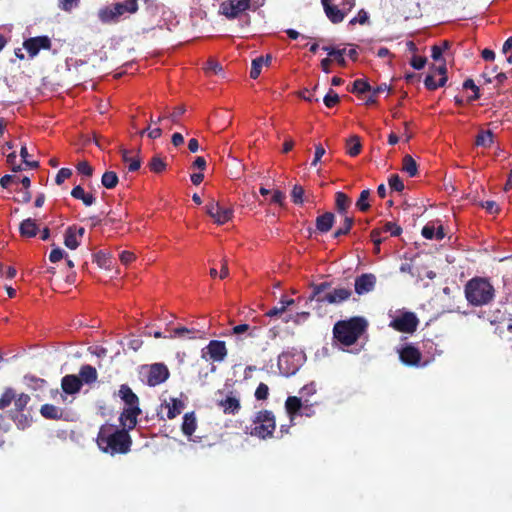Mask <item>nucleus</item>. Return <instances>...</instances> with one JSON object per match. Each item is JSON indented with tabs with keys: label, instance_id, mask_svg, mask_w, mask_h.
Here are the masks:
<instances>
[{
	"label": "nucleus",
	"instance_id": "obj_23",
	"mask_svg": "<svg viewBox=\"0 0 512 512\" xmlns=\"http://www.w3.org/2000/svg\"><path fill=\"white\" fill-rule=\"evenodd\" d=\"M168 337L188 339L204 338V332L196 329H188L186 327H177L172 330L171 334Z\"/></svg>",
	"mask_w": 512,
	"mask_h": 512
},
{
	"label": "nucleus",
	"instance_id": "obj_5",
	"mask_svg": "<svg viewBox=\"0 0 512 512\" xmlns=\"http://www.w3.org/2000/svg\"><path fill=\"white\" fill-rule=\"evenodd\" d=\"M398 355L401 363L407 367H425L431 360L424 359L422 352L412 343L404 344L398 349Z\"/></svg>",
	"mask_w": 512,
	"mask_h": 512
},
{
	"label": "nucleus",
	"instance_id": "obj_11",
	"mask_svg": "<svg viewBox=\"0 0 512 512\" xmlns=\"http://www.w3.org/2000/svg\"><path fill=\"white\" fill-rule=\"evenodd\" d=\"M170 372L163 363H154L150 365L147 374V384L151 387L164 383L169 378Z\"/></svg>",
	"mask_w": 512,
	"mask_h": 512
},
{
	"label": "nucleus",
	"instance_id": "obj_6",
	"mask_svg": "<svg viewBox=\"0 0 512 512\" xmlns=\"http://www.w3.org/2000/svg\"><path fill=\"white\" fill-rule=\"evenodd\" d=\"M419 325V319L414 312L403 311L399 315L394 317L389 326L397 332L412 334L414 333Z\"/></svg>",
	"mask_w": 512,
	"mask_h": 512
},
{
	"label": "nucleus",
	"instance_id": "obj_34",
	"mask_svg": "<svg viewBox=\"0 0 512 512\" xmlns=\"http://www.w3.org/2000/svg\"><path fill=\"white\" fill-rule=\"evenodd\" d=\"M9 417L20 429H25L30 425V418L24 412L9 411Z\"/></svg>",
	"mask_w": 512,
	"mask_h": 512
},
{
	"label": "nucleus",
	"instance_id": "obj_28",
	"mask_svg": "<svg viewBox=\"0 0 512 512\" xmlns=\"http://www.w3.org/2000/svg\"><path fill=\"white\" fill-rule=\"evenodd\" d=\"M19 232L22 237L32 238L38 233V226L35 220L27 218L20 223Z\"/></svg>",
	"mask_w": 512,
	"mask_h": 512
},
{
	"label": "nucleus",
	"instance_id": "obj_48",
	"mask_svg": "<svg viewBox=\"0 0 512 512\" xmlns=\"http://www.w3.org/2000/svg\"><path fill=\"white\" fill-rule=\"evenodd\" d=\"M463 88L471 89L473 91V95L468 97L469 102L476 101L480 98L479 87L474 83L473 79H466L463 82Z\"/></svg>",
	"mask_w": 512,
	"mask_h": 512
},
{
	"label": "nucleus",
	"instance_id": "obj_43",
	"mask_svg": "<svg viewBox=\"0 0 512 512\" xmlns=\"http://www.w3.org/2000/svg\"><path fill=\"white\" fill-rule=\"evenodd\" d=\"M372 87L365 79H356L353 82L352 88L349 89L351 93L363 94L365 92L371 91Z\"/></svg>",
	"mask_w": 512,
	"mask_h": 512
},
{
	"label": "nucleus",
	"instance_id": "obj_26",
	"mask_svg": "<svg viewBox=\"0 0 512 512\" xmlns=\"http://www.w3.org/2000/svg\"><path fill=\"white\" fill-rule=\"evenodd\" d=\"M197 428V419L195 416V412H188L183 416V422L181 425V430L184 435L190 437L195 432Z\"/></svg>",
	"mask_w": 512,
	"mask_h": 512
},
{
	"label": "nucleus",
	"instance_id": "obj_14",
	"mask_svg": "<svg viewBox=\"0 0 512 512\" xmlns=\"http://www.w3.org/2000/svg\"><path fill=\"white\" fill-rule=\"evenodd\" d=\"M376 276L372 273H363L355 278L354 288L358 295H364L374 290Z\"/></svg>",
	"mask_w": 512,
	"mask_h": 512
},
{
	"label": "nucleus",
	"instance_id": "obj_45",
	"mask_svg": "<svg viewBox=\"0 0 512 512\" xmlns=\"http://www.w3.org/2000/svg\"><path fill=\"white\" fill-rule=\"evenodd\" d=\"M370 197V190L369 189H365L363 190L361 193H360V196L356 202V207L362 211V212H366L367 210L370 209V204L368 202V199Z\"/></svg>",
	"mask_w": 512,
	"mask_h": 512
},
{
	"label": "nucleus",
	"instance_id": "obj_17",
	"mask_svg": "<svg viewBox=\"0 0 512 512\" xmlns=\"http://www.w3.org/2000/svg\"><path fill=\"white\" fill-rule=\"evenodd\" d=\"M61 388L64 393L73 395L78 393L82 388V380L77 375L68 374L61 379Z\"/></svg>",
	"mask_w": 512,
	"mask_h": 512
},
{
	"label": "nucleus",
	"instance_id": "obj_62",
	"mask_svg": "<svg viewBox=\"0 0 512 512\" xmlns=\"http://www.w3.org/2000/svg\"><path fill=\"white\" fill-rule=\"evenodd\" d=\"M327 3L339 8L349 7V10L355 6V0H327Z\"/></svg>",
	"mask_w": 512,
	"mask_h": 512
},
{
	"label": "nucleus",
	"instance_id": "obj_54",
	"mask_svg": "<svg viewBox=\"0 0 512 512\" xmlns=\"http://www.w3.org/2000/svg\"><path fill=\"white\" fill-rule=\"evenodd\" d=\"M384 232H389L391 236H399L402 233V228L394 222H386L381 229Z\"/></svg>",
	"mask_w": 512,
	"mask_h": 512
},
{
	"label": "nucleus",
	"instance_id": "obj_55",
	"mask_svg": "<svg viewBox=\"0 0 512 512\" xmlns=\"http://www.w3.org/2000/svg\"><path fill=\"white\" fill-rule=\"evenodd\" d=\"M78 173L91 177L93 175V167L87 161H81L76 166Z\"/></svg>",
	"mask_w": 512,
	"mask_h": 512
},
{
	"label": "nucleus",
	"instance_id": "obj_47",
	"mask_svg": "<svg viewBox=\"0 0 512 512\" xmlns=\"http://www.w3.org/2000/svg\"><path fill=\"white\" fill-rule=\"evenodd\" d=\"M264 66V57L260 56L252 60L250 77L252 79H257L261 73V69Z\"/></svg>",
	"mask_w": 512,
	"mask_h": 512
},
{
	"label": "nucleus",
	"instance_id": "obj_20",
	"mask_svg": "<svg viewBox=\"0 0 512 512\" xmlns=\"http://www.w3.org/2000/svg\"><path fill=\"white\" fill-rule=\"evenodd\" d=\"M334 222L335 215L332 212H325L316 218V231L321 234L327 233L332 229Z\"/></svg>",
	"mask_w": 512,
	"mask_h": 512
},
{
	"label": "nucleus",
	"instance_id": "obj_9",
	"mask_svg": "<svg viewBox=\"0 0 512 512\" xmlns=\"http://www.w3.org/2000/svg\"><path fill=\"white\" fill-rule=\"evenodd\" d=\"M249 0H226L220 5V12L228 19H236L243 12L250 10Z\"/></svg>",
	"mask_w": 512,
	"mask_h": 512
},
{
	"label": "nucleus",
	"instance_id": "obj_33",
	"mask_svg": "<svg viewBox=\"0 0 512 512\" xmlns=\"http://www.w3.org/2000/svg\"><path fill=\"white\" fill-rule=\"evenodd\" d=\"M402 171L406 172L410 177H414L418 173V165L411 155H405L402 160Z\"/></svg>",
	"mask_w": 512,
	"mask_h": 512
},
{
	"label": "nucleus",
	"instance_id": "obj_7",
	"mask_svg": "<svg viewBox=\"0 0 512 512\" xmlns=\"http://www.w3.org/2000/svg\"><path fill=\"white\" fill-rule=\"evenodd\" d=\"M228 350L226 344L221 340H211L206 347L201 350V357L205 360L221 363L227 357Z\"/></svg>",
	"mask_w": 512,
	"mask_h": 512
},
{
	"label": "nucleus",
	"instance_id": "obj_13",
	"mask_svg": "<svg viewBox=\"0 0 512 512\" xmlns=\"http://www.w3.org/2000/svg\"><path fill=\"white\" fill-rule=\"evenodd\" d=\"M140 406L124 407L119 416L121 428H126L127 432L134 429L137 425V418L141 414Z\"/></svg>",
	"mask_w": 512,
	"mask_h": 512
},
{
	"label": "nucleus",
	"instance_id": "obj_24",
	"mask_svg": "<svg viewBox=\"0 0 512 512\" xmlns=\"http://www.w3.org/2000/svg\"><path fill=\"white\" fill-rule=\"evenodd\" d=\"M351 204L352 201L347 194L341 191L335 193V209L340 215L347 216Z\"/></svg>",
	"mask_w": 512,
	"mask_h": 512
},
{
	"label": "nucleus",
	"instance_id": "obj_51",
	"mask_svg": "<svg viewBox=\"0 0 512 512\" xmlns=\"http://www.w3.org/2000/svg\"><path fill=\"white\" fill-rule=\"evenodd\" d=\"M257 330L256 327L251 328L248 324H239L232 328V334L240 335L244 332H248V335L250 337H255V331Z\"/></svg>",
	"mask_w": 512,
	"mask_h": 512
},
{
	"label": "nucleus",
	"instance_id": "obj_64",
	"mask_svg": "<svg viewBox=\"0 0 512 512\" xmlns=\"http://www.w3.org/2000/svg\"><path fill=\"white\" fill-rule=\"evenodd\" d=\"M426 62H427L426 57L415 55L412 57V59L410 61V65L416 70H421L422 68H424Z\"/></svg>",
	"mask_w": 512,
	"mask_h": 512
},
{
	"label": "nucleus",
	"instance_id": "obj_56",
	"mask_svg": "<svg viewBox=\"0 0 512 512\" xmlns=\"http://www.w3.org/2000/svg\"><path fill=\"white\" fill-rule=\"evenodd\" d=\"M289 358H290V354L289 353H285V352L281 353L278 356V367H279L280 371L283 374H285V375L293 374L295 372V369L289 370V369H284L283 368V364L287 363Z\"/></svg>",
	"mask_w": 512,
	"mask_h": 512
},
{
	"label": "nucleus",
	"instance_id": "obj_25",
	"mask_svg": "<svg viewBox=\"0 0 512 512\" xmlns=\"http://www.w3.org/2000/svg\"><path fill=\"white\" fill-rule=\"evenodd\" d=\"M78 377L82 380V385L92 384L97 381L98 373L95 367L85 364L80 367Z\"/></svg>",
	"mask_w": 512,
	"mask_h": 512
},
{
	"label": "nucleus",
	"instance_id": "obj_12",
	"mask_svg": "<svg viewBox=\"0 0 512 512\" xmlns=\"http://www.w3.org/2000/svg\"><path fill=\"white\" fill-rule=\"evenodd\" d=\"M285 409L292 422L299 416L301 410H311V404L308 399L302 400L301 397L289 396L285 401Z\"/></svg>",
	"mask_w": 512,
	"mask_h": 512
},
{
	"label": "nucleus",
	"instance_id": "obj_46",
	"mask_svg": "<svg viewBox=\"0 0 512 512\" xmlns=\"http://www.w3.org/2000/svg\"><path fill=\"white\" fill-rule=\"evenodd\" d=\"M93 261L100 267V268H107L110 266L111 260L107 253L104 251H98L93 255Z\"/></svg>",
	"mask_w": 512,
	"mask_h": 512
},
{
	"label": "nucleus",
	"instance_id": "obj_58",
	"mask_svg": "<svg viewBox=\"0 0 512 512\" xmlns=\"http://www.w3.org/2000/svg\"><path fill=\"white\" fill-rule=\"evenodd\" d=\"M423 347L427 350V353L431 355V361L435 354H440L441 351L438 350L437 345L431 339H426L423 341Z\"/></svg>",
	"mask_w": 512,
	"mask_h": 512
},
{
	"label": "nucleus",
	"instance_id": "obj_42",
	"mask_svg": "<svg viewBox=\"0 0 512 512\" xmlns=\"http://www.w3.org/2000/svg\"><path fill=\"white\" fill-rule=\"evenodd\" d=\"M148 166L152 172L159 174L166 169L167 165L162 157L155 155L151 158Z\"/></svg>",
	"mask_w": 512,
	"mask_h": 512
},
{
	"label": "nucleus",
	"instance_id": "obj_15",
	"mask_svg": "<svg viewBox=\"0 0 512 512\" xmlns=\"http://www.w3.org/2000/svg\"><path fill=\"white\" fill-rule=\"evenodd\" d=\"M321 4L323 6V10L329 19V21L333 24L341 23L346 15L351 11L349 7L339 8L327 3V0H321Z\"/></svg>",
	"mask_w": 512,
	"mask_h": 512
},
{
	"label": "nucleus",
	"instance_id": "obj_61",
	"mask_svg": "<svg viewBox=\"0 0 512 512\" xmlns=\"http://www.w3.org/2000/svg\"><path fill=\"white\" fill-rule=\"evenodd\" d=\"M368 20H369L368 13L364 9H361L358 12V15L350 20L349 24L355 25L356 23H359L361 25H364L368 22Z\"/></svg>",
	"mask_w": 512,
	"mask_h": 512
},
{
	"label": "nucleus",
	"instance_id": "obj_19",
	"mask_svg": "<svg viewBox=\"0 0 512 512\" xmlns=\"http://www.w3.org/2000/svg\"><path fill=\"white\" fill-rule=\"evenodd\" d=\"M40 413L45 419L49 420H67L65 411L53 404H44L40 408Z\"/></svg>",
	"mask_w": 512,
	"mask_h": 512
},
{
	"label": "nucleus",
	"instance_id": "obj_30",
	"mask_svg": "<svg viewBox=\"0 0 512 512\" xmlns=\"http://www.w3.org/2000/svg\"><path fill=\"white\" fill-rule=\"evenodd\" d=\"M167 411V418L168 419H174L178 415L181 414L182 410L184 409V402L178 398H171L170 402L165 404Z\"/></svg>",
	"mask_w": 512,
	"mask_h": 512
},
{
	"label": "nucleus",
	"instance_id": "obj_3",
	"mask_svg": "<svg viewBox=\"0 0 512 512\" xmlns=\"http://www.w3.org/2000/svg\"><path fill=\"white\" fill-rule=\"evenodd\" d=\"M465 297L472 306H484L493 301L495 289L490 281L482 277L470 279L464 288Z\"/></svg>",
	"mask_w": 512,
	"mask_h": 512
},
{
	"label": "nucleus",
	"instance_id": "obj_2",
	"mask_svg": "<svg viewBox=\"0 0 512 512\" xmlns=\"http://www.w3.org/2000/svg\"><path fill=\"white\" fill-rule=\"evenodd\" d=\"M368 327L364 317L355 316L348 320H340L333 327L334 338L344 346H351L357 342Z\"/></svg>",
	"mask_w": 512,
	"mask_h": 512
},
{
	"label": "nucleus",
	"instance_id": "obj_37",
	"mask_svg": "<svg viewBox=\"0 0 512 512\" xmlns=\"http://www.w3.org/2000/svg\"><path fill=\"white\" fill-rule=\"evenodd\" d=\"M64 244L71 250L77 249L80 245L79 238L69 227L66 229L64 234Z\"/></svg>",
	"mask_w": 512,
	"mask_h": 512
},
{
	"label": "nucleus",
	"instance_id": "obj_1",
	"mask_svg": "<svg viewBox=\"0 0 512 512\" xmlns=\"http://www.w3.org/2000/svg\"><path fill=\"white\" fill-rule=\"evenodd\" d=\"M96 442L102 452L111 456L127 454L132 446V438L127 429L109 423L100 427Z\"/></svg>",
	"mask_w": 512,
	"mask_h": 512
},
{
	"label": "nucleus",
	"instance_id": "obj_59",
	"mask_svg": "<svg viewBox=\"0 0 512 512\" xmlns=\"http://www.w3.org/2000/svg\"><path fill=\"white\" fill-rule=\"evenodd\" d=\"M72 175V170L69 168H61L55 178V182L57 185H61L66 179L70 178Z\"/></svg>",
	"mask_w": 512,
	"mask_h": 512
},
{
	"label": "nucleus",
	"instance_id": "obj_10",
	"mask_svg": "<svg viewBox=\"0 0 512 512\" xmlns=\"http://www.w3.org/2000/svg\"><path fill=\"white\" fill-rule=\"evenodd\" d=\"M51 46V39L46 35L31 37L23 42V48L28 52L30 58L36 57L40 50H50Z\"/></svg>",
	"mask_w": 512,
	"mask_h": 512
},
{
	"label": "nucleus",
	"instance_id": "obj_35",
	"mask_svg": "<svg viewBox=\"0 0 512 512\" xmlns=\"http://www.w3.org/2000/svg\"><path fill=\"white\" fill-rule=\"evenodd\" d=\"M30 400V396L26 393H20L19 395L15 394V399L13 400L14 408L10 411L24 412Z\"/></svg>",
	"mask_w": 512,
	"mask_h": 512
},
{
	"label": "nucleus",
	"instance_id": "obj_60",
	"mask_svg": "<svg viewBox=\"0 0 512 512\" xmlns=\"http://www.w3.org/2000/svg\"><path fill=\"white\" fill-rule=\"evenodd\" d=\"M186 109L184 106L175 107L173 112L170 113L167 119H169L173 124H177L179 122L180 117L185 113Z\"/></svg>",
	"mask_w": 512,
	"mask_h": 512
},
{
	"label": "nucleus",
	"instance_id": "obj_40",
	"mask_svg": "<svg viewBox=\"0 0 512 512\" xmlns=\"http://www.w3.org/2000/svg\"><path fill=\"white\" fill-rule=\"evenodd\" d=\"M15 394H16V392L13 388H11V387L5 388V390L3 391V393L1 394V397H0V410H3L5 408H7L8 406H10V404L15 399Z\"/></svg>",
	"mask_w": 512,
	"mask_h": 512
},
{
	"label": "nucleus",
	"instance_id": "obj_21",
	"mask_svg": "<svg viewBox=\"0 0 512 512\" xmlns=\"http://www.w3.org/2000/svg\"><path fill=\"white\" fill-rule=\"evenodd\" d=\"M351 295L352 291L349 288H334L329 291L326 301L328 304H340L348 300Z\"/></svg>",
	"mask_w": 512,
	"mask_h": 512
},
{
	"label": "nucleus",
	"instance_id": "obj_8",
	"mask_svg": "<svg viewBox=\"0 0 512 512\" xmlns=\"http://www.w3.org/2000/svg\"><path fill=\"white\" fill-rule=\"evenodd\" d=\"M205 211L218 225L227 223L233 216L232 208L224 207L213 199L205 205Z\"/></svg>",
	"mask_w": 512,
	"mask_h": 512
},
{
	"label": "nucleus",
	"instance_id": "obj_29",
	"mask_svg": "<svg viewBox=\"0 0 512 512\" xmlns=\"http://www.w3.org/2000/svg\"><path fill=\"white\" fill-rule=\"evenodd\" d=\"M71 196L77 200H81L85 206H91L96 201L94 195L86 193L80 185H77L72 189Z\"/></svg>",
	"mask_w": 512,
	"mask_h": 512
},
{
	"label": "nucleus",
	"instance_id": "obj_41",
	"mask_svg": "<svg viewBox=\"0 0 512 512\" xmlns=\"http://www.w3.org/2000/svg\"><path fill=\"white\" fill-rule=\"evenodd\" d=\"M294 300L293 299H281L279 304L280 306H275L273 307L272 309H270L266 315L268 317H274V316H277L279 314H282L283 312H285V310L287 309V307H289L290 305L294 304Z\"/></svg>",
	"mask_w": 512,
	"mask_h": 512
},
{
	"label": "nucleus",
	"instance_id": "obj_50",
	"mask_svg": "<svg viewBox=\"0 0 512 512\" xmlns=\"http://www.w3.org/2000/svg\"><path fill=\"white\" fill-rule=\"evenodd\" d=\"M20 156L22 158V162L25 164V166L27 168L36 169L39 167L38 161H30L29 160V153H28L27 147L25 145H22V147L20 149Z\"/></svg>",
	"mask_w": 512,
	"mask_h": 512
},
{
	"label": "nucleus",
	"instance_id": "obj_53",
	"mask_svg": "<svg viewBox=\"0 0 512 512\" xmlns=\"http://www.w3.org/2000/svg\"><path fill=\"white\" fill-rule=\"evenodd\" d=\"M388 183L390 188L394 191L401 192L404 190V183L397 174L391 175Z\"/></svg>",
	"mask_w": 512,
	"mask_h": 512
},
{
	"label": "nucleus",
	"instance_id": "obj_36",
	"mask_svg": "<svg viewBox=\"0 0 512 512\" xmlns=\"http://www.w3.org/2000/svg\"><path fill=\"white\" fill-rule=\"evenodd\" d=\"M493 133L491 130H483L476 136V145L482 147H490L493 144Z\"/></svg>",
	"mask_w": 512,
	"mask_h": 512
},
{
	"label": "nucleus",
	"instance_id": "obj_49",
	"mask_svg": "<svg viewBox=\"0 0 512 512\" xmlns=\"http://www.w3.org/2000/svg\"><path fill=\"white\" fill-rule=\"evenodd\" d=\"M339 101V95L333 89H330L323 98V102L325 106L328 108L336 106L339 103Z\"/></svg>",
	"mask_w": 512,
	"mask_h": 512
},
{
	"label": "nucleus",
	"instance_id": "obj_39",
	"mask_svg": "<svg viewBox=\"0 0 512 512\" xmlns=\"http://www.w3.org/2000/svg\"><path fill=\"white\" fill-rule=\"evenodd\" d=\"M121 154H122V160L126 163H129V165H128L129 172H135L140 169V166H141L140 158H138V157L131 158L129 156V151L126 149L121 150Z\"/></svg>",
	"mask_w": 512,
	"mask_h": 512
},
{
	"label": "nucleus",
	"instance_id": "obj_27",
	"mask_svg": "<svg viewBox=\"0 0 512 512\" xmlns=\"http://www.w3.org/2000/svg\"><path fill=\"white\" fill-rule=\"evenodd\" d=\"M112 6L118 18L126 12L133 14L138 10L137 0H125L124 2L114 3Z\"/></svg>",
	"mask_w": 512,
	"mask_h": 512
},
{
	"label": "nucleus",
	"instance_id": "obj_31",
	"mask_svg": "<svg viewBox=\"0 0 512 512\" xmlns=\"http://www.w3.org/2000/svg\"><path fill=\"white\" fill-rule=\"evenodd\" d=\"M362 149V144L360 141V137L357 135H353L346 140V152L349 156L355 157L360 154Z\"/></svg>",
	"mask_w": 512,
	"mask_h": 512
},
{
	"label": "nucleus",
	"instance_id": "obj_44",
	"mask_svg": "<svg viewBox=\"0 0 512 512\" xmlns=\"http://www.w3.org/2000/svg\"><path fill=\"white\" fill-rule=\"evenodd\" d=\"M354 224V218L353 217H349V216H345L344 217V220H343V225L342 227H340L339 229H337L334 234H333V237L334 238H339L343 235H347L352 226Z\"/></svg>",
	"mask_w": 512,
	"mask_h": 512
},
{
	"label": "nucleus",
	"instance_id": "obj_52",
	"mask_svg": "<svg viewBox=\"0 0 512 512\" xmlns=\"http://www.w3.org/2000/svg\"><path fill=\"white\" fill-rule=\"evenodd\" d=\"M304 188L301 185H294L291 191V199L295 204H303Z\"/></svg>",
	"mask_w": 512,
	"mask_h": 512
},
{
	"label": "nucleus",
	"instance_id": "obj_16",
	"mask_svg": "<svg viewBox=\"0 0 512 512\" xmlns=\"http://www.w3.org/2000/svg\"><path fill=\"white\" fill-rule=\"evenodd\" d=\"M312 293L307 301H316L318 303H327L326 297L329 295L331 289L330 282H321L319 284H311Z\"/></svg>",
	"mask_w": 512,
	"mask_h": 512
},
{
	"label": "nucleus",
	"instance_id": "obj_22",
	"mask_svg": "<svg viewBox=\"0 0 512 512\" xmlns=\"http://www.w3.org/2000/svg\"><path fill=\"white\" fill-rule=\"evenodd\" d=\"M118 396L125 403V407L139 406V398L127 384H122L118 390Z\"/></svg>",
	"mask_w": 512,
	"mask_h": 512
},
{
	"label": "nucleus",
	"instance_id": "obj_32",
	"mask_svg": "<svg viewBox=\"0 0 512 512\" xmlns=\"http://www.w3.org/2000/svg\"><path fill=\"white\" fill-rule=\"evenodd\" d=\"M98 18L102 23H115L118 21V16L113 8V6H106L101 8L98 11Z\"/></svg>",
	"mask_w": 512,
	"mask_h": 512
},
{
	"label": "nucleus",
	"instance_id": "obj_57",
	"mask_svg": "<svg viewBox=\"0 0 512 512\" xmlns=\"http://www.w3.org/2000/svg\"><path fill=\"white\" fill-rule=\"evenodd\" d=\"M269 395V387L265 383H260L255 391V398L257 400H266Z\"/></svg>",
	"mask_w": 512,
	"mask_h": 512
},
{
	"label": "nucleus",
	"instance_id": "obj_38",
	"mask_svg": "<svg viewBox=\"0 0 512 512\" xmlns=\"http://www.w3.org/2000/svg\"><path fill=\"white\" fill-rule=\"evenodd\" d=\"M119 182L118 176L114 171H106L101 178V183L106 189H113Z\"/></svg>",
	"mask_w": 512,
	"mask_h": 512
},
{
	"label": "nucleus",
	"instance_id": "obj_4",
	"mask_svg": "<svg viewBox=\"0 0 512 512\" xmlns=\"http://www.w3.org/2000/svg\"><path fill=\"white\" fill-rule=\"evenodd\" d=\"M253 427L249 434L260 439H266L273 436L276 428V419L272 411L260 410L253 418Z\"/></svg>",
	"mask_w": 512,
	"mask_h": 512
},
{
	"label": "nucleus",
	"instance_id": "obj_63",
	"mask_svg": "<svg viewBox=\"0 0 512 512\" xmlns=\"http://www.w3.org/2000/svg\"><path fill=\"white\" fill-rule=\"evenodd\" d=\"M222 70V66L215 60H209L205 67V71L208 74H218L222 72Z\"/></svg>",
	"mask_w": 512,
	"mask_h": 512
},
{
	"label": "nucleus",
	"instance_id": "obj_18",
	"mask_svg": "<svg viewBox=\"0 0 512 512\" xmlns=\"http://www.w3.org/2000/svg\"><path fill=\"white\" fill-rule=\"evenodd\" d=\"M218 405L222 408L225 414H236L241 409L240 400L232 394V392L226 396V398L219 401Z\"/></svg>",
	"mask_w": 512,
	"mask_h": 512
}]
</instances>
